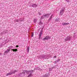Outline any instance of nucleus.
<instances>
[{
	"mask_svg": "<svg viewBox=\"0 0 77 77\" xmlns=\"http://www.w3.org/2000/svg\"><path fill=\"white\" fill-rule=\"evenodd\" d=\"M23 72H24V74H25V73H26V72L27 74H29V73H30L29 71H27L26 70L23 71Z\"/></svg>",
	"mask_w": 77,
	"mask_h": 77,
	"instance_id": "nucleus-5",
	"label": "nucleus"
},
{
	"mask_svg": "<svg viewBox=\"0 0 77 77\" xmlns=\"http://www.w3.org/2000/svg\"><path fill=\"white\" fill-rule=\"evenodd\" d=\"M49 15V14H46L45 15H43L42 17H41V18H42H42H45V17H48Z\"/></svg>",
	"mask_w": 77,
	"mask_h": 77,
	"instance_id": "nucleus-3",
	"label": "nucleus"
},
{
	"mask_svg": "<svg viewBox=\"0 0 77 77\" xmlns=\"http://www.w3.org/2000/svg\"><path fill=\"white\" fill-rule=\"evenodd\" d=\"M56 21H58V20H57V19L56 20Z\"/></svg>",
	"mask_w": 77,
	"mask_h": 77,
	"instance_id": "nucleus-25",
	"label": "nucleus"
},
{
	"mask_svg": "<svg viewBox=\"0 0 77 77\" xmlns=\"http://www.w3.org/2000/svg\"><path fill=\"white\" fill-rule=\"evenodd\" d=\"M10 51V50L8 48L7 51H6L5 52V53H8V52H9V51Z\"/></svg>",
	"mask_w": 77,
	"mask_h": 77,
	"instance_id": "nucleus-10",
	"label": "nucleus"
},
{
	"mask_svg": "<svg viewBox=\"0 0 77 77\" xmlns=\"http://www.w3.org/2000/svg\"><path fill=\"white\" fill-rule=\"evenodd\" d=\"M29 48H30V47H29V46H28L27 48V51H28V53H29Z\"/></svg>",
	"mask_w": 77,
	"mask_h": 77,
	"instance_id": "nucleus-14",
	"label": "nucleus"
},
{
	"mask_svg": "<svg viewBox=\"0 0 77 77\" xmlns=\"http://www.w3.org/2000/svg\"><path fill=\"white\" fill-rule=\"evenodd\" d=\"M12 51H18V50H17V49H12Z\"/></svg>",
	"mask_w": 77,
	"mask_h": 77,
	"instance_id": "nucleus-13",
	"label": "nucleus"
},
{
	"mask_svg": "<svg viewBox=\"0 0 77 77\" xmlns=\"http://www.w3.org/2000/svg\"><path fill=\"white\" fill-rule=\"evenodd\" d=\"M32 7H33V8H36L38 6V5L35 4H33L32 5H31Z\"/></svg>",
	"mask_w": 77,
	"mask_h": 77,
	"instance_id": "nucleus-7",
	"label": "nucleus"
},
{
	"mask_svg": "<svg viewBox=\"0 0 77 77\" xmlns=\"http://www.w3.org/2000/svg\"><path fill=\"white\" fill-rule=\"evenodd\" d=\"M33 76V74L32 73H30L29 75L27 77H32Z\"/></svg>",
	"mask_w": 77,
	"mask_h": 77,
	"instance_id": "nucleus-12",
	"label": "nucleus"
},
{
	"mask_svg": "<svg viewBox=\"0 0 77 77\" xmlns=\"http://www.w3.org/2000/svg\"><path fill=\"white\" fill-rule=\"evenodd\" d=\"M35 69H38V70H41V69L39 67H37L35 68Z\"/></svg>",
	"mask_w": 77,
	"mask_h": 77,
	"instance_id": "nucleus-15",
	"label": "nucleus"
},
{
	"mask_svg": "<svg viewBox=\"0 0 77 77\" xmlns=\"http://www.w3.org/2000/svg\"><path fill=\"white\" fill-rule=\"evenodd\" d=\"M0 54H1L0 53Z\"/></svg>",
	"mask_w": 77,
	"mask_h": 77,
	"instance_id": "nucleus-29",
	"label": "nucleus"
},
{
	"mask_svg": "<svg viewBox=\"0 0 77 77\" xmlns=\"http://www.w3.org/2000/svg\"><path fill=\"white\" fill-rule=\"evenodd\" d=\"M72 38L71 36H68L65 39V41H70Z\"/></svg>",
	"mask_w": 77,
	"mask_h": 77,
	"instance_id": "nucleus-1",
	"label": "nucleus"
},
{
	"mask_svg": "<svg viewBox=\"0 0 77 77\" xmlns=\"http://www.w3.org/2000/svg\"><path fill=\"white\" fill-rule=\"evenodd\" d=\"M13 48V46H10L8 48L10 50H11V49Z\"/></svg>",
	"mask_w": 77,
	"mask_h": 77,
	"instance_id": "nucleus-11",
	"label": "nucleus"
},
{
	"mask_svg": "<svg viewBox=\"0 0 77 77\" xmlns=\"http://www.w3.org/2000/svg\"><path fill=\"white\" fill-rule=\"evenodd\" d=\"M63 12H64V10L62 9V10L60 11V15H63Z\"/></svg>",
	"mask_w": 77,
	"mask_h": 77,
	"instance_id": "nucleus-6",
	"label": "nucleus"
},
{
	"mask_svg": "<svg viewBox=\"0 0 77 77\" xmlns=\"http://www.w3.org/2000/svg\"><path fill=\"white\" fill-rule=\"evenodd\" d=\"M29 73H30L31 74V73H32L33 72V70H31V71H29Z\"/></svg>",
	"mask_w": 77,
	"mask_h": 77,
	"instance_id": "nucleus-18",
	"label": "nucleus"
},
{
	"mask_svg": "<svg viewBox=\"0 0 77 77\" xmlns=\"http://www.w3.org/2000/svg\"><path fill=\"white\" fill-rule=\"evenodd\" d=\"M52 16H53V15H51V17L49 19V21H50V20H51V17H52Z\"/></svg>",
	"mask_w": 77,
	"mask_h": 77,
	"instance_id": "nucleus-21",
	"label": "nucleus"
},
{
	"mask_svg": "<svg viewBox=\"0 0 77 77\" xmlns=\"http://www.w3.org/2000/svg\"><path fill=\"white\" fill-rule=\"evenodd\" d=\"M19 47V46H18V45H17L16 46V47Z\"/></svg>",
	"mask_w": 77,
	"mask_h": 77,
	"instance_id": "nucleus-26",
	"label": "nucleus"
},
{
	"mask_svg": "<svg viewBox=\"0 0 77 77\" xmlns=\"http://www.w3.org/2000/svg\"><path fill=\"white\" fill-rule=\"evenodd\" d=\"M66 1H67V0H66Z\"/></svg>",
	"mask_w": 77,
	"mask_h": 77,
	"instance_id": "nucleus-30",
	"label": "nucleus"
},
{
	"mask_svg": "<svg viewBox=\"0 0 77 77\" xmlns=\"http://www.w3.org/2000/svg\"><path fill=\"white\" fill-rule=\"evenodd\" d=\"M37 20H38V19H35L34 20V23H36V21H37Z\"/></svg>",
	"mask_w": 77,
	"mask_h": 77,
	"instance_id": "nucleus-16",
	"label": "nucleus"
},
{
	"mask_svg": "<svg viewBox=\"0 0 77 77\" xmlns=\"http://www.w3.org/2000/svg\"><path fill=\"white\" fill-rule=\"evenodd\" d=\"M6 33V32H5V33Z\"/></svg>",
	"mask_w": 77,
	"mask_h": 77,
	"instance_id": "nucleus-28",
	"label": "nucleus"
},
{
	"mask_svg": "<svg viewBox=\"0 0 77 77\" xmlns=\"http://www.w3.org/2000/svg\"><path fill=\"white\" fill-rule=\"evenodd\" d=\"M51 37H50L49 36H46L45 38H44L43 40V41H45V40H48L49 39H51Z\"/></svg>",
	"mask_w": 77,
	"mask_h": 77,
	"instance_id": "nucleus-2",
	"label": "nucleus"
},
{
	"mask_svg": "<svg viewBox=\"0 0 77 77\" xmlns=\"http://www.w3.org/2000/svg\"><path fill=\"white\" fill-rule=\"evenodd\" d=\"M39 15H41V13H39Z\"/></svg>",
	"mask_w": 77,
	"mask_h": 77,
	"instance_id": "nucleus-27",
	"label": "nucleus"
},
{
	"mask_svg": "<svg viewBox=\"0 0 77 77\" xmlns=\"http://www.w3.org/2000/svg\"><path fill=\"white\" fill-rule=\"evenodd\" d=\"M34 33L32 32L31 34V37H33V36Z\"/></svg>",
	"mask_w": 77,
	"mask_h": 77,
	"instance_id": "nucleus-20",
	"label": "nucleus"
},
{
	"mask_svg": "<svg viewBox=\"0 0 77 77\" xmlns=\"http://www.w3.org/2000/svg\"><path fill=\"white\" fill-rule=\"evenodd\" d=\"M14 22H18V20L16 19L14 20Z\"/></svg>",
	"mask_w": 77,
	"mask_h": 77,
	"instance_id": "nucleus-17",
	"label": "nucleus"
},
{
	"mask_svg": "<svg viewBox=\"0 0 77 77\" xmlns=\"http://www.w3.org/2000/svg\"><path fill=\"white\" fill-rule=\"evenodd\" d=\"M57 57L56 56H55L54 57V58H56Z\"/></svg>",
	"mask_w": 77,
	"mask_h": 77,
	"instance_id": "nucleus-23",
	"label": "nucleus"
},
{
	"mask_svg": "<svg viewBox=\"0 0 77 77\" xmlns=\"http://www.w3.org/2000/svg\"><path fill=\"white\" fill-rule=\"evenodd\" d=\"M16 70H14V72H10L9 73H8L7 74V75H6V76H8V75H11V74H14V73H15V72H17Z\"/></svg>",
	"mask_w": 77,
	"mask_h": 77,
	"instance_id": "nucleus-4",
	"label": "nucleus"
},
{
	"mask_svg": "<svg viewBox=\"0 0 77 77\" xmlns=\"http://www.w3.org/2000/svg\"><path fill=\"white\" fill-rule=\"evenodd\" d=\"M75 34H74V35L73 36V38H75Z\"/></svg>",
	"mask_w": 77,
	"mask_h": 77,
	"instance_id": "nucleus-22",
	"label": "nucleus"
},
{
	"mask_svg": "<svg viewBox=\"0 0 77 77\" xmlns=\"http://www.w3.org/2000/svg\"><path fill=\"white\" fill-rule=\"evenodd\" d=\"M57 60L58 62H59V61H60V59H58Z\"/></svg>",
	"mask_w": 77,
	"mask_h": 77,
	"instance_id": "nucleus-24",
	"label": "nucleus"
},
{
	"mask_svg": "<svg viewBox=\"0 0 77 77\" xmlns=\"http://www.w3.org/2000/svg\"><path fill=\"white\" fill-rule=\"evenodd\" d=\"M41 35H42V32H40V34H39V39H41Z\"/></svg>",
	"mask_w": 77,
	"mask_h": 77,
	"instance_id": "nucleus-9",
	"label": "nucleus"
},
{
	"mask_svg": "<svg viewBox=\"0 0 77 77\" xmlns=\"http://www.w3.org/2000/svg\"><path fill=\"white\" fill-rule=\"evenodd\" d=\"M44 77H48V76L46 74H45V75H44L43 76Z\"/></svg>",
	"mask_w": 77,
	"mask_h": 77,
	"instance_id": "nucleus-19",
	"label": "nucleus"
},
{
	"mask_svg": "<svg viewBox=\"0 0 77 77\" xmlns=\"http://www.w3.org/2000/svg\"><path fill=\"white\" fill-rule=\"evenodd\" d=\"M68 24H69V23H62V25H63V26H65V25H68Z\"/></svg>",
	"mask_w": 77,
	"mask_h": 77,
	"instance_id": "nucleus-8",
	"label": "nucleus"
}]
</instances>
